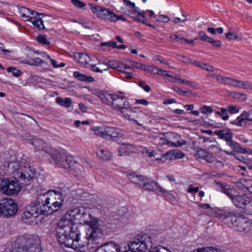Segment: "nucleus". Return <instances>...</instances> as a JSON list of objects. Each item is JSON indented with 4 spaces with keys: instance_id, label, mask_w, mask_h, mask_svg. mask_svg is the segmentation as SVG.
I'll return each instance as SVG.
<instances>
[{
    "instance_id": "15",
    "label": "nucleus",
    "mask_w": 252,
    "mask_h": 252,
    "mask_svg": "<svg viewBox=\"0 0 252 252\" xmlns=\"http://www.w3.org/2000/svg\"><path fill=\"white\" fill-rule=\"evenodd\" d=\"M167 136L169 139L164 137H159L158 140L162 144H167L169 145L177 147L186 144V141L183 140L179 135L174 132H168Z\"/></svg>"
},
{
    "instance_id": "1",
    "label": "nucleus",
    "mask_w": 252,
    "mask_h": 252,
    "mask_svg": "<svg viewBox=\"0 0 252 252\" xmlns=\"http://www.w3.org/2000/svg\"><path fill=\"white\" fill-rule=\"evenodd\" d=\"M64 199L62 193L57 191L50 190L39 194L36 200L32 202L33 211L48 215L59 210L63 206Z\"/></svg>"
},
{
    "instance_id": "63",
    "label": "nucleus",
    "mask_w": 252,
    "mask_h": 252,
    "mask_svg": "<svg viewBox=\"0 0 252 252\" xmlns=\"http://www.w3.org/2000/svg\"><path fill=\"white\" fill-rule=\"evenodd\" d=\"M244 210L248 214L252 215V200L251 198L250 199V203L247 204Z\"/></svg>"
},
{
    "instance_id": "57",
    "label": "nucleus",
    "mask_w": 252,
    "mask_h": 252,
    "mask_svg": "<svg viewBox=\"0 0 252 252\" xmlns=\"http://www.w3.org/2000/svg\"><path fill=\"white\" fill-rule=\"evenodd\" d=\"M146 153L149 157H154L156 159L159 160V157H157L158 154L153 150H146Z\"/></svg>"
},
{
    "instance_id": "23",
    "label": "nucleus",
    "mask_w": 252,
    "mask_h": 252,
    "mask_svg": "<svg viewBox=\"0 0 252 252\" xmlns=\"http://www.w3.org/2000/svg\"><path fill=\"white\" fill-rule=\"evenodd\" d=\"M204 141L207 143L205 147L213 152L218 154L222 151L220 144L216 140H209V138H207L204 140Z\"/></svg>"
},
{
    "instance_id": "7",
    "label": "nucleus",
    "mask_w": 252,
    "mask_h": 252,
    "mask_svg": "<svg viewBox=\"0 0 252 252\" xmlns=\"http://www.w3.org/2000/svg\"><path fill=\"white\" fill-rule=\"evenodd\" d=\"M221 191L226 194L231 200L233 204L237 208L244 210L250 197L246 193L235 194V189L230 185L223 184L220 186Z\"/></svg>"
},
{
    "instance_id": "35",
    "label": "nucleus",
    "mask_w": 252,
    "mask_h": 252,
    "mask_svg": "<svg viewBox=\"0 0 252 252\" xmlns=\"http://www.w3.org/2000/svg\"><path fill=\"white\" fill-rule=\"evenodd\" d=\"M107 63L108 69L109 68H111L113 69H117L120 72H123V67L121 66V63H120L119 62L115 60H111L109 61Z\"/></svg>"
},
{
    "instance_id": "19",
    "label": "nucleus",
    "mask_w": 252,
    "mask_h": 252,
    "mask_svg": "<svg viewBox=\"0 0 252 252\" xmlns=\"http://www.w3.org/2000/svg\"><path fill=\"white\" fill-rule=\"evenodd\" d=\"M34 175L33 171L30 167H24L21 172H16L14 173V178L19 179L22 182H27L32 179Z\"/></svg>"
},
{
    "instance_id": "4",
    "label": "nucleus",
    "mask_w": 252,
    "mask_h": 252,
    "mask_svg": "<svg viewBox=\"0 0 252 252\" xmlns=\"http://www.w3.org/2000/svg\"><path fill=\"white\" fill-rule=\"evenodd\" d=\"M12 246L22 252H41V239L39 236L28 233L17 236Z\"/></svg>"
},
{
    "instance_id": "40",
    "label": "nucleus",
    "mask_w": 252,
    "mask_h": 252,
    "mask_svg": "<svg viewBox=\"0 0 252 252\" xmlns=\"http://www.w3.org/2000/svg\"><path fill=\"white\" fill-rule=\"evenodd\" d=\"M173 159H175V155H174L173 151L167 152L159 158V160L163 162H164L165 160H172Z\"/></svg>"
},
{
    "instance_id": "8",
    "label": "nucleus",
    "mask_w": 252,
    "mask_h": 252,
    "mask_svg": "<svg viewBox=\"0 0 252 252\" xmlns=\"http://www.w3.org/2000/svg\"><path fill=\"white\" fill-rule=\"evenodd\" d=\"M152 244L151 236L146 234H139L129 242V249L125 252H145L152 247Z\"/></svg>"
},
{
    "instance_id": "64",
    "label": "nucleus",
    "mask_w": 252,
    "mask_h": 252,
    "mask_svg": "<svg viewBox=\"0 0 252 252\" xmlns=\"http://www.w3.org/2000/svg\"><path fill=\"white\" fill-rule=\"evenodd\" d=\"M246 90H252V83L248 81H243L242 88Z\"/></svg>"
},
{
    "instance_id": "20",
    "label": "nucleus",
    "mask_w": 252,
    "mask_h": 252,
    "mask_svg": "<svg viewBox=\"0 0 252 252\" xmlns=\"http://www.w3.org/2000/svg\"><path fill=\"white\" fill-rule=\"evenodd\" d=\"M32 144L35 146V152L39 153V156L41 155L42 157L48 158L54 153V151L50 153L48 150L45 149V144L41 140L35 139L32 141Z\"/></svg>"
},
{
    "instance_id": "21",
    "label": "nucleus",
    "mask_w": 252,
    "mask_h": 252,
    "mask_svg": "<svg viewBox=\"0 0 252 252\" xmlns=\"http://www.w3.org/2000/svg\"><path fill=\"white\" fill-rule=\"evenodd\" d=\"M129 103L126 97L117 94H114L111 106L119 111Z\"/></svg>"
},
{
    "instance_id": "24",
    "label": "nucleus",
    "mask_w": 252,
    "mask_h": 252,
    "mask_svg": "<svg viewBox=\"0 0 252 252\" xmlns=\"http://www.w3.org/2000/svg\"><path fill=\"white\" fill-rule=\"evenodd\" d=\"M81 217V219L79 221V223L86 224L88 226L91 225L93 221L98 220L96 219L93 217L90 213H87L83 208Z\"/></svg>"
},
{
    "instance_id": "18",
    "label": "nucleus",
    "mask_w": 252,
    "mask_h": 252,
    "mask_svg": "<svg viewBox=\"0 0 252 252\" xmlns=\"http://www.w3.org/2000/svg\"><path fill=\"white\" fill-rule=\"evenodd\" d=\"M142 188L145 190L152 191L157 194L161 193L165 194L166 193H168L166 191L163 189L158 182L151 181L147 178L144 183Z\"/></svg>"
},
{
    "instance_id": "31",
    "label": "nucleus",
    "mask_w": 252,
    "mask_h": 252,
    "mask_svg": "<svg viewBox=\"0 0 252 252\" xmlns=\"http://www.w3.org/2000/svg\"><path fill=\"white\" fill-rule=\"evenodd\" d=\"M107 8L103 7L94 5L91 7V10L93 13L95 15L97 18L102 19L105 13L106 12Z\"/></svg>"
},
{
    "instance_id": "25",
    "label": "nucleus",
    "mask_w": 252,
    "mask_h": 252,
    "mask_svg": "<svg viewBox=\"0 0 252 252\" xmlns=\"http://www.w3.org/2000/svg\"><path fill=\"white\" fill-rule=\"evenodd\" d=\"M19 12L21 16L23 18V20L25 21L29 22V19L33 17L35 14V13H37V12L33 10L27 8L25 7H20L19 8Z\"/></svg>"
},
{
    "instance_id": "34",
    "label": "nucleus",
    "mask_w": 252,
    "mask_h": 252,
    "mask_svg": "<svg viewBox=\"0 0 252 252\" xmlns=\"http://www.w3.org/2000/svg\"><path fill=\"white\" fill-rule=\"evenodd\" d=\"M56 102L59 105L65 108L69 107L72 104V100L69 97H66L64 99L61 97H57L56 98Z\"/></svg>"
},
{
    "instance_id": "13",
    "label": "nucleus",
    "mask_w": 252,
    "mask_h": 252,
    "mask_svg": "<svg viewBox=\"0 0 252 252\" xmlns=\"http://www.w3.org/2000/svg\"><path fill=\"white\" fill-rule=\"evenodd\" d=\"M89 227L86 232V236L92 245L90 248H93L94 245H97L99 243L98 240L102 236V231L99 227L98 220L93 221Z\"/></svg>"
},
{
    "instance_id": "46",
    "label": "nucleus",
    "mask_w": 252,
    "mask_h": 252,
    "mask_svg": "<svg viewBox=\"0 0 252 252\" xmlns=\"http://www.w3.org/2000/svg\"><path fill=\"white\" fill-rule=\"evenodd\" d=\"M36 40L39 43L43 45H49L50 44V42L48 40L47 38L42 34L38 35L36 37Z\"/></svg>"
},
{
    "instance_id": "47",
    "label": "nucleus",
    "mask_w": 252,
    "mask_h": 252,
    "mask_svg": "<svg viewBox=\"0 0 252 252\" xmlns=\"http://www.w3.org/2000/svg\"><path fill=\"white\" fill-rule=\"evenodd\" d=\"M138 8L135 7L134 8L132 9V12L131 13V17H134L135 15L140 16L143 18H145V12L144 11H142L140 12L138 10Z\"/></svg>"
},
{
    "instance_id": "36",
    "label": "nucleus",
    "mask_w": 252,
    "mask_h": 252,
    "mask_svg": "<svg viewBox=\"0 0 252 252\" xmlns=\"http://www.w3.org/2000/svg\"><path fill=\"white\" fill-rule=\"evenodd\" d=\"M26 63L30 65H33L35 66L39 65L41 64H47V62H46L44 60H41L40 58L37 57L32 59L31 60H27L25 62Z\"/></svg>"
},
{
    "instance_id": "30",
    "label": "nucleus",
    "mask_w": 252,
    "mask_h": 252,
    "mask_svg": "<svg viewBox=\"0 0 252 252\" xmlns=\"http://www.w3.org/2000/svg\"><path fill=\"white\" fill-rule=\"evenodd\" d=\"M96 155L97 157L103 161L109 160L112 157L111 152L104 148L98 149L96 152Z\"/></svg>"
},
{
    "instance_id": "52",
    "label": "nucleus",
    "mask_w": 252,
    "mask_h": 252,
    "mask_svg": "<svg viewBox=\"0 0 252 252\" xmlns=\"http://www.w3.org/2000/svg\"><path fill=\"white\" fill-rule=\"evenodd\" d=\"M242 85H243V81L238 80L232 78L231 81V84L230 85L235 87H238V88L242 89Z\"/></svg>"
},
{
    "instance_id": "29",
    "label": "nucleus",
    "mask_w": 252,
    "mask_h": 252,
    "mask_svg": "<svg viewBox=\"0 0 252 252\" xmlns=\"http://www.w3.org/2000/svg\"><path fill=\"white\" fill-rule=\"evenodd\" d=\"M90 66L93 71L97 73H102L103 71H106L108 69L107 63L99 61L97 64H92Z\"/></svg>"
},
{
    "instance_id": "26",
    "label": "nucleus",
    "mask_w": 252,
    "mask_h": 252,
    "mask_svg": "<svg viewBox=\"0 0 252 252\" xmlns=\"http://www.w3.org/2000/svg\"><path fill=\"white\" fill-rule=\"evenodd\" d=\"M129 180L135 184L139 185L141 188L144 184L146 177L141 175H138L135 173H130L127 175Z\"/></svg>"
},
{
    "instance_id": "53",
    "label": "nucleus",
    "mask_w": 252,
    "mask_h": 252,
    "mask_svg": "<svg viewBox=\"0 0 252 252\" xmlns=\"http://www.w3.org/2000/svg\"><path fill=\"white\" fill-rule=\"evenodd\" d=\"M71 1L72 3L77 8H82L86 5L84 2L79 0H71Z\"/></svg>"
},
{
    "instance_id": "41",
    "label": "nucleus",
    "mask_w": 252,
    "mask_h": 252,
    "mask_svg": "<svg viewBox=\"0 0 252 252\" xmlns=\"http://www.w3.org/2000/svg\"><path fill=\"white\" fill-rule=\"evenodd\" d=\"M6 69L8 72H11L15 77H18L22 74V72L20 69H18L14 67H8Z\"/></svg>"
},
{
    "instance_id": "17",
    "label": "nucleus",
    "mask_w": 252,
    "mask_h": 252,
    "mask_svg": "<svg viewBox=\"0 0 252 252\" xmlns=\"http://www.w3.org/2000/svg\"><path fill=\"white\" fill-rule=\"evenodd\" d=\"M32 202L30 203L29 207L30 211H24L21 215L22 221L27 224H31L36 221V218L41 213L33 211V207H32Z\"/></svg>"
},
{
    "instance_id": "61",
    "label": "nucleus",
    "mask_w": 252,
    "mask_h": 252,
    "mask_svg": "<svg viewBox=\"0 0 252 252\" xmlns=\"http://www.w3.org/2000/svg\"><path fill=\"white\" fill-rule=\"evenodd\" d=\"M138 85L141 88H142L145 91H146V92H149L151 90V88L150 87V86L147 84H146V83L144 82V81H140L138 83Z\"/></svg>"
},
{
    "instance_id": "42",
    "label": "nucleus",
    "mask_w": 252,
    "mask_h": 252,
    "mask_svg": "<svg viewBox=\"0 0 252 252\" xmlns=\"http://www.w3.org/2000/svg\"><path fill=\"white\" fill-rule=\"evenodd\" d=\"M227 112L230 114H234L239 112L240 107L238 105H229L225 107Z\"/></svg>"
},
{
    "instance_id": "5",
    "label": "nucleus",
    "mask_w": 252,
    "mask_h": 252,
    "mask_svg": "<svg viewBox=\"0 0 252 252\" xmlns=\"http://www.w3.org/2000/svg\"><path fill=\"white\" fill-rule=\"evenodd\" d=\"M82 213V208H77L69 210L58 222L56 233L63 235L65 232L68 233L69 231L73 230L74 228H78L74 225V223H79Z\"/></svg>"
},
{
    "instance_id": "56",
    "label": "nucleus",
    "mask_w": 252,
    "mask_h": 252,
    "mask_svg": "<svg viewBox=\"0 0 252 252\" xmlns=\"http://www.w3.org/2000/svg\"><path fill=\"white\" fill-rule=\"evenodd\" d=\"M202 63L204 65L201 64L200 68L205 69L208 71L213 72L214 71L215 68L213 66L204 63Z\"/></svg>"
},
{
    "instance_id": "11",
    "label": "nucleus",
    "mask_w": 252,
    "mask_h": 252,
    "mask_svg": "<svg viewBox=\"0 0 252 252\" xmlns=\"http://www.w3.org/2000/svg\"><path fill=\"white\" fill-rule=\"evenodd\" d=\"M94 131L96 134L108 140H115L116 138L122 137L123 136L120 129L113 126L96 127Z\"/></svg>"
},
{
    "instance_id": "49",
    "label": "nucleus",
    "mask_w": 252,
    "mask_h": 252,
    "mask_svg": "<svg viewBox=\"0 0 252 252\" xmlns=\"http://www.w3.org/2000/svg\"><path fill=\"white\" fill-rule=\"evenodd\" d=\"M237 147L236 148H232V149L238 151L242 153H248L252 154V151L249 148H243L238 143H237Z\"/></svg>"
},
{
    "instance_id": "60",
    "label": "nucleus",
    "mask_w": 252,
    "mask_h": 252,
    "mask_svg": "<svg viewBox=\"0 0 252 252\" xmlns=\"http://www.w3.org/2000/svg\"><path fill=\"white\" fill-rule=\"evenodd\" d=\"M144 70L148 71L153 74H157V71L158 70V69L155 66L145 65Z\"/></svg>"
},
{
    "instance_id": "12",
    "label": "nucleus",
    "mask_w": 252,
    "mask_h": 252,
    "mask_svg": "<svg viewBox=\"0 0 252 252\" xmlns=\"http://www.w3.org/2000/svg\"><path fill=\"white\" fill-rule=\"evenodd\" d=\"M17 180L3 179L0 184V189L3 193L7 195L17 194L21 189Z\"/></svg>"
},
{
    "instance_id": "48",
    "label": "nucleus",
    "mask_w": 252,
    "mask_h": 252,
    "mask_svg": "<svg viewBox=\"0 0 252 252\" xmlns=\"http://www.w3.org/2000/svg\"><path fill=\"white\" fill-rule=\"evenodd\" d=\"M179 82L183 83L185 85H188L190 87L196 88L197 87V84L193 81H189L185 79H178Z\"/></svg>"
},
{
    "instance_id": "58",
    "label": "nucleus",
    "mask_w": 252,
    "mask_h": 252,
    "mask_svg": "<svg viewBox=\"0 0 252 252\" xmlns=\"http://www.w3.org/2000/svg\"><path fill=\"white\" fill-rule=\"evenodd\" d=\"M100 45L101 46H108L115 48L117 47V42L114 41H109L108 42H101L100 43Z\"/></svg>"
},
{
    "instance_id": "33",
    "label": "nucleus",
    "mask_w": 252,
    "mask_h": 252,
    "mask_svg": "<svg viewBox=\"0 0 252 252\" xmlns=\"http://www.w3.org/2000/svg\"><path fill=\"white\" fill-rule=\"evenodd\" d=\"M75 58L78 62L83 65L89 63L90 61V57L87 54L84 53H78L75 55Z\"/></svg>"
},
{
    "instance_id": "27",
    "label": "nucleus",
    "mask_w": 252,
    "mask_h": 252,
    "mask_svg": "<svg viewBox=\"0 0 252 252\" xmlns=\"http://www.w3.org/2000/svg\"><path fill=\"white\" fill-rule=\"evenodd\" d=\"M96 95L101 99L102 103L108 105H112L114 94L105 93L102 91L96 93Z\"/></svg>"
},
{
    "instance_id": "39",
    "label": "nucleus",
    "mask_w": 252,
    "mask_h": 252,
    "mask_svg": "<svg viewBox=\"0 0 252 252\" xmlns=\"http://www.w3.org/2000/svg\"><path fill=\"white\" fill-rule=\"evenodd\" d=\"M192 252H220V251L214 247H207L194 249Z\"/></svg>"
},
{
    "instance_id": "54",
    "label": "nucleus",
    "mask_w": 252,
    "mask_h": 252,
    "mask_svg": "<svg viewBox=\"0 0 252 252\" xmlns=\"http://www.w3.org/2000/svg\"><path fill=\"white\" fill-rule=\"evenodd\" d=\"M157 20L161 22L167 23L169 22L170 20V18L167 15H160L159 16H158V17H157Z\"/></svg>"
},
{
    "instance_id": "62",
    "label": "nucleus",
    "mask_w": 252,
    "mask_h": 252,
    "mask_svg": "<svg viewBox=\"0 0 252 252\" xmlns=\"http://www.w3.org/2000/svg\"><path fill=\"white\" fill-rule=\"evenodd\" d=\"M208 42L211 43L214 47L220 48L221 46V42L220 40H215L211 38Z\"/></svg>"
},
{
    "instance_id": "51",
    "label": "nucleus",
    "mask_w": 252,
    "mask_h": 252,
    "mask_svg": "<svg viewBox=\"0 0 252 252\" xmlns=\"http://www.w3.org/2000/svg\"><path fill=\"white\" fill-rule=\"evenodd\" d=\"M133 61L131 60H126L124 63H121V66L124 67L125 69H131L133 68Z\"/></svg>"
},
{
    "instance_id": "6",
    "label": "nucleus",
    "mask_w": 252,
    "mask_h": 252,
    "mask_svg": "<svg viewBox=\"0 0 252 252\" xmlns=\"http://www.w3.org/2000/svg\"><path fill=\"white\" fill-rule=\"evenodd\" d=\"M52 158L57 167L70 169L76 176L81 174L83 167L74 160L72 156H66L64 153L55 150L52 154Z\"/></svg>"
},
{
    "instance_id": "32",
    "label": "nucleus",
    "mask_w": 252,
    "mask_h": 252,
    "mask_svg": "<svg viewBox=\"0 0 252 252\" xmlns=\"http://www.w3.org/2000/svg\"><path fill=\"white\" fill-rule=\"evenodd\" d=\"M73 76L81 81H85L86 82H93L94 81V79L93 77L86 76L78 71H75L73 73Z\"/></svg>"
},
{
    "instance_id": "2",
    "label": "nucleus",
    "mask_w": 252,
    "mask_h": 252,
    "mask_svg": "<svg viewBox=\"0 0 252 252\" xmlns=\"http://www.w3.org/2000/svg\"><path fill=\"white\" fill-rule=\"evenodd\" d=\"M57 237L61 244L80 252H85L90 245L92 246L86 236L81 237V233L78 228H74L73 230L65 232L63 235L57 234Z\"/></svg>"
},
{
    "instance_id": "55",
    "label": "nucleus",
    "mask_w": 252,
    "mask_h": 252,
    "mask_svg": "<svg viewBox=\"0 0 252 252\" xmlns=\"http://www.w3.org/2000/svg\"><path fill=\"white\" fill-rule=\"evenodd\" d=\"M198 36H199V37H198L199 39H200V40H201L202 41H206L208 42L209 41V40H210V38H211V37L207 36L206 34H205V33L203 31H201L199 32Z\"/></svg>"
},
{
    "instance_id": "28",
    "label": "nucleus",
    "mask_w": 252,
    "mask_h": 252,
    "mask_svg": "<svg viewBox=\"0 0 252 252\" xmlns=\"http://www.w3.org/2000/svg\"><path fill=\"white\" fill-rule=\"evenodd\" d=\"M29 22H31L33 25L37 27L39 30H41L44 29L45 27L43 24V21L40 17L38 13H35V14L30 19Z\"/></svg>"
},
{
    "instance_id": "38",
    "label": "nucleus",
    "mask_w": 252,
    "mask_h": 252,
    "mask_svg": "<svg viewBox=\"0 0 252 252\" xmlns=\"http://www.w3.org/2000/svg\"><path fill=\"white\" fill-rule=\"evenodd\" d=\"M215 114L219 116L223 121H226L229 118V116L227 113L226 108H221L220 111H216Z\"/></svg>"
},
{
    "instance_id": "43",
    "label": "nucleus",
    "mask_w": 252,
    "mask_h": 252,
    "mask_svg": "<svg viewBox=\"0 0 252 252\" xmlns=\"http://www.w3.org/2000/svg\"><path fill=\"white\" fill-rule=\"evenodd\" d=\"M208 154V151L205 149H200L196 151L195 155L197 158L205 159Z\"/></svg>"
},
{
    "instance_id": "3",
    "label": "nucleus",
    "mask_w": 252,
    "mask_h": 252,
    "mask_svg": "<svg viewBox=\"0 0 252 252\" xmlns=\"http://www.w3.org/2000/svg\"><path fill=\"white\" fill-rule=\"evenodd\" d=\"M217 217L235 230L244 233L252 231V222L242 215L237 216L233 212L218 214Z\"/></svg>"
},
{
    "instance_id": "59",
    "label": "nucleus",
    "mask_w": 252,
    "mask_h": 252,
    "mask_svg": "<svg viewBox=\"0 0 252 252\" xmlns=\"http://www.w3.org/2000/svg\"><path fill=\"white\" fill-rule=\"evenodd\" d=\"M177 59L184 63H189L190 62V59L184 55H177Z\"/></svg>"
},
{
    "instance_id": "14",
    "label": "nucleus",
    "mask_w": 252,
    "mask_h": 252,
    "mask_svg": "<svg viewBox=\"0 0 252 252\" xmlns=\"http://www.w3.org/2000/svg\"><path fill=\"white\" fill-rule=\"evenodd\" d=\"M214 134L217 135L219 138L224 140L226 144L231 149L237 147V143L233 140V132L228 127L220 130H215Z\"/></svg>"
},
{
    "instance_id": "50",
    "label": "nucleus",
    "mask_w": 252,
    "mask_h": 252,
    "mask_svg": "<svg viewBox=\"0 0 252 252\" xmlns=\"http://www.w3.org/2000/svg\"><path fill=\"white\" fill-rule=\"evenodd\" d=\"M204 160H205L208 163L216 164L217 162H220L217 160L216 157L210 154L209 153L206 156Z\"/></svg>"
},
{
    "instance_id": "16",
    "label": "nucleus",
    "mask_w": 252,
    "mask_h": 252,
    "mask_svg": "<svg viewBox=\"0 0 252 252\" xmlns=\"http://www.w3.org/2000/svg\"><path fill=\"white\" fill-rule=\"evenodd\" d=\"M4 166L8 168L9 172L13 174L14 177V173L19 172L22 167L21 160L16 155H10L8 157L4 162Z\"/></svg>"
},
{
    "instance_id": "45",
    "label": "nucleus",
    "mask_w": 252,
    "mask_h": 252,
    "mask_svg": "<svg viewBox=\"0 0 252 252\" xmlns=\"http://www.w3.org/2000/svg\"><path fill=\"white\" fill-rule=\"evenodd\" d=\"M200 111L202 114L208 115L211 114L213 112V109L211 106L204 105L200 108Z\"/></svg>"
},
{
    "instance_id": "44",
    "label": "nucleus",
    "mask_w": 252,
    "mask_h": 252,
    "mask_svg": "<svg viewBox=\"0 0 252 252\" xmlns=\"http://www.w3.org/2000/svg\"><path fill=\"white\" fill-rule=\"evenodd\" d=\"M240 117H244V119L252 122V108L248 111H244L241 115Z\"/></svg>"
},
{
    "instance_id": "37",
    "label": "nucleus",
    "mask_w": 252,
    "mask_h": 252,
    "mask_svg": "<svg viewBox=\"0 0 252 252\" xmlns=\"http://www.w3.org/2000/svg\"><path fill=\"white\" fill-rule=\"evenodd\" d=\"M116 15L112 11L107 9L102 19L110 22H114L116 21Z\"/></svg>"
},
{
    "instance_id": "22",
    "label": "nucleus",
    "mask_w": 252,
    "mask_h": 252,
    "mask_svg": "<svg viewBox=\"0 0 252 252\" xmlns=\"http://www.w3.org/2000/svg\"><path fill=\"white\" fill-rule=\"evenodd\" d=\"M120 246L114 242H110L97 248L95 252H120Z\"/></svg>"
},
{
    "instance_id": "10",
    "label": "nucleus",
    "mask_w": 252,
    "mask_h": 252,
    "mask_svg": "<svg viewBox=\"0 0 252 252\" xmlns=\"http://www.w3.org/2000/svg\"><path fill=\"white\" fill-rule=\"evenodd\" d=\"M120 112L126 119L134 121L137 125L140 126L146 124V121L148 119V116L145 113L141 112L136 113L133 111L130 106L129 103L123 107Z\"/></svg>"
},
{
    "instance_id": "9",
    "label": "nucleus",
    "mask_w": 252,
    "mask_h": 252,
    "mask_svg": "<svg viewBox=\"0 0 252 252\" xmlns=\"http://www.w3.org/2000/svg\"><path fill=\"white\" fill-rule=\"evenodd\" d=\"M18 210L17 204L12 199L5 198L0 200V217L4 219L13 217Z\"/></svg>"
}]
</instances>
